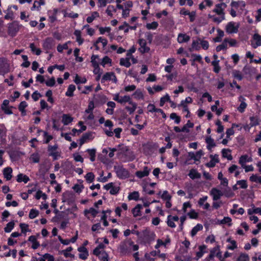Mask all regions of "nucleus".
Wrapping results in <instances>:
<instances>
[{"label": "nucleus", "instance_id": "1", "mask_svg": "<svg viewBox=\"0 0 261 261\" xmlns=\"http://www.w3.org/2000/svg\"><path fill=\"white\" fill-rule=\"evenodd\" d=\"M114 170L117 176L120 178H125L128 176V172L121 166H115Z\"/></svg>", "mask_w": 261, "mask_h": 261}, {"label": "nucleus", "instance_id": "2", "mask_svg": "<svg viewBox=\"0 0 261 261\" xmlns=\"http://www.w3.org/2000/svg\"><path fill=\"white\" fill-rule=\"evenodd\" d=\"M19 30V26L18 23L14 21L8 24V34L11 36H14Z\"/></svg>", "mask_w": 261, "mask_h": 261}, {"label": "nucleus", "instance_id": "3", "mask_svg": "<svg viewBox=\"0 0 261 261\" xmlns=\"http://www.w3.org/2000/svg\"><path fill=\"white\" fill-rule=\"evenodd\" d=\"M226 7L227 5L224 3L217 4L213 10V12L219 16H225L224 9Z\"/></svg>", "mask_w": 261, "mask_h": 261}, {"label": "nucleus", "instance_id": "4", "mask_svg": "<svg viewBox=\"0 0 261 261\" xmlns=\"http://www.w3.org/2000/svg\"><path fill=\"white\" fill-rule=\"evenodd\" d=\"M9 64L5 58H0V74L8 72L9 71Z\"/></svg>", "mask_w": 261, "mask_h": 261}, {"label": "nucleus", "instance_id": "5", "mask_svg": "<svg viewBox=\"0 0 261 261\" xmlns=\"http://www.w3.org/2000/svg\"><path fill=\"white\" fill-rule=\"evenodd\" d=\"M239 25H235L233 22H229L226 26V31L229 34L237 33L238 31Z\"/></svg>", "mask_w": 261, "mask_h": 261}, {"label": "nucleus", "instance_id": "6", "mask_svg": "<svg viewBox=\"0 0 261 261\" xmlns=\"http://www.w3.org/2000/svg\"><path fill=\"white\" fill-rule=\"evenodd\" d=\"M210 194L212 196L213 199L214 201L218 200L221 198V196H223V193H222V192L216 188L212 189L211 191H210Z\"/></svg>", "mask_w": 261, "mask_h": 261}, {"label": "nucleus", "instance_id": "7", "mask_svg": "<svg viewBox=\"0 0 261 261\" xmlns=\"http://www.w3.org/2000/svg\"><path fill=\"white\" fill-rule=\"evenodd\" d=\"M57 148V145H49L48 147V151L49 152V155L53 156L55 160H57L59 156L58 152L56 151Z\"/></svg>", "mask_w": 261, "mask_h": 261}, {"label": "nucleus", "instance_id": "8", "mask_svg": "<svg viewBox=\"0 0 261 261\" xmlns=\"http://www.w3.org/2000/svg\"><path fill=\"white\" fill-rule=\"evenodd\" d=\"M139 43L140 46L139 50L141 53H147L149 51V47L146 46V40L143 39L139 40Z\"/></svg>", "mask_w": 261, "mask_h": 261}, {"label": "nucleus", "instance_id": "9", "mask_svg": "<svg viewBox=\"0 0 261 261\" xmlns=\"http://www.w3.org/2000/svg\"><path fill=\"white\" fill-rule=\"evenodd\" d=\"M251 45L254 48L261 45V36L258 34H255L253 35Z\"/></svg>", "mask_w": 261, "mask_h": 261}, {"label": "nucleus", "instance_id": "10", "mask_svg": "<svg viewBox=\"0 0 261 261\" xmlns=\"http://www.w3.org/2000/svg\"><path fill=\"white\" fill-rule=\"evenodd\" d=\"M150 171V169L146 166L143 168V171H138L136 173V175L139 178H142L144 176H147Z\"/></svg>", "mask_w": 261, "mask_h": 261}, {"label": "nucleus", "instance_id": "11", "mask_svg": "<svg viewBox=\"0 0 261 261\" xmlns=\"http://www.w3.org/2000/svg\"><path fill=\"white\" fill-rule=\"evenodd\" d=\"M190 37L186 34H179L177 37V41L179 43L187 42L190 40Z\"/></svg>", "mask_w": 261, "mask_h": 261}, {"label": "nucleus", "instance_id": "12", "mask_svg": "<svg viewBox=\"0 0 261 261\" xmlns=\"http://www.w3.org/2000/svg\"><path fill=\"white\" fill-rule=\"evenodd\" d=\"M12 169L11 167L5 168L3 170V174L7 180H10L12 178Z\"/></svg>", "mask_w": 261, "mask_h": 261}, {"label": "nucleus", "instance_id": "13", "mask_svg": "<svg viewBox=\"0 0 261 261\" xmlns=\"http://www.w3.org/2000/svg\"><path fill=\"white\" fill-rule=\"evenodd\" d=\"M54 40L51 38H47L44 41L43 46L46 49H50L51 48L53 45Z\"/></svg>", "mask_w": 261, "mask_h": 261}, {"label": "nucleus", "instance_id": "14", "mask_svg": "<svg viewBox=\"0 0 261 261\" xmlns=\"http://www.w3.org/2000/svg\"><path fill=\"white\" fill-rule=\"evenodd\" d=\"M188 175L192 179H199L201 177V174L194 169H192L190 171Z\"/></svg>", "mask_w": 261, "mask_h": 261}, {"label": "nucleus", "instance_id": "15", "mask_svg": "<svg viewBox=\"0 0 261 261\" xmlns=\"http://www.w3.org/2000/svg\"><path fill=\"white\" fill-rule=\"evenodd\" d=\"M188 155L189 157L191 159H193L195 161H198L202 155V150H199L196 154L193 152H189Z\"/></svg>", "mask_w": 261, "mask_h": 261}, {"label": "nucleus", "instance_id": "16", "mask_svg": "<svg viewBox=\"0 0 261 261\" xmlns=\"http://www.w3.org/2000/svg\"><path fill=\"white\" fill-rule=\"evenodd\" d=\"M16 180L18 182L23 181L24 183H27L30 180V178L28 176L20 173L17 175Z\"/></svg>", "mask_w": 261, "mask_h": 261}, {"label": "nucleus", "instance_id": "17", "mask_svg": "<svg viewBox=\"0 0 261 261\" xmlns=\"http://www.w3.org/2000/svg\"><path fill=\"white\" fill-rule=\"evenodd\" d=\"M251 161L250 158H248L247 155H242L239 159V163L242 166L245 165L246 162H249Z\"/></svg>", "mask_w": 261, "mask_h": 261}, {"label": "nucleus", "instance_id": "18", "mask_svg": "<svg viewBox=\"0 0 261 261\" xmlns=\"http://www.w3.org/2000/svg\"><path fill=\"white\" fill-rule=\"evenodd\" d=\"M205 141L207 144V148L208 150H211L212 147L216 146L214 140L211 137H207Z\"/></svg>", "mask_w": 261, "mask_h": 261}, {"label": "nucleus", "instance_id": "19", "mask_svg": "<svg viewBox=\"0 0 261 261\" xmlns=\"http://www.w3.org/2000/svg\"><path fill=\"white\" fill-rule=\"evenodd\" d=\"M73 120V118L67 114H63L62 116V122L64 125H68L69 123L71 122Z\"/></svg>", "mask_w": 261, "mask_h": 261}, {"label": "nucleus", "instance_id": "20", "mask_svg": "<svg viewBox=\"0 0 261 261\" xmlns=\"http://www.w3.org/2000/svg\"><path fill=\"white\" fill-rule=\"evenodd\" d=\"M114 73L111 72H107L106 74L103 75L102 76L101 82L102 83H105L107 81H110L111 80L113 76H114Z\"/></svg>", "mask_w": 261, "mask_h": 261}, {"label": "nucleus", "instance_id": "21", "mask_svg": "<svg viewBox=\"0 0 261 261\" xmlns=\"http://www.w3.org/2000/svg\"><path fill=\"white\" fill-rule=\"evenodd\" d=\"M142 208V206L141 204H137L135 207H134L132 210V213L134 215V217H137L138 216H141L140 214V210Z\"/></svg>", "mask_w": 261, "mask_h": 261}, {"label": "nucleus", "instance_id": "22", "mask_svg": "<svg viewBox=\"0 0 261 261\" xmlns=\"http://www.w3.org/2000/svg\"><path fill=\"white\" fill-rule=\"evenodd\" d=\"M129 57H126L125 58H121L120 60V64L122 66H124L126 67H129L130 66V63L129 62Z\"/></svg>", "mask_w": 261, "mask_h": 261}, {"label": "nucleus", "instance_id": "23", "mask_svg": "<svg viewBox=\"0 0 261 261\" xmlns=\"http://www.w3.org/2000/svg\"><path fill=\"white\" fill-rule=\"evenodd\" d=\"M75 90V86L74 85H70L68 86L67 92L65 93V95L67 96L71 97L73 95V92Z\"/></svg>", "mask_w": 261, "mask_h": 261}, {"label": "nucleus", "instance_id": "24", "mask_svg": "<svg viewBox=\"0 0 261 261\" xmlns=\"http://www.w3.org/2000/svg\"><path fill=\"white\" fill-rule=\"evenodd\" d=\"M222 193H223V195L228 198L232 197L234 195V193L231 191L230 188L225 189L222 192Z\"/></svg>", "mask_w": 261, "mask_h": 261}, {"label": "nucleus", "instance_id": "25", "mask_svg": "<svg viewBox=\"0 0 261 261\" xmlns=\"http://www.w3.org/2000/svg\"><path fill=\"white\" fill-rule=\"evenodd\" d=\"M203 227L202 225L199 224L196 225L191 230V234L192 237H194L198 231L201 230Z\"/></svg>", "mask_w": 261, "mask_h": 261}, {"label": "nucleus", "instance_id": "26", "mask_svg": "<svg viewBox=\"0 0 261 261\" xmlns=\"http://www.w3.org/2000/svg\"><path fill=\"white\" fill-rule=\"evenodd\" d=\"M92 136V134L91 133H86L84 134L80 140V145L82 146L87 139H89Z\"/></svg>", "mask_w": 261, "mask_h": 261}, {"label": "nucleus", "instance_id": "27", "mask_svg": "<svg viewBox=\"0 0 261 261\" xmlns=\"http://www.w3.org/2000/svg\"><path fill=\"white\" fill-rule=\"evenodd\" d=\"M208 17L213 19V21L215 22H217V23H220L222 20L225 19V16H219V17H216L215 16H212L211 15H208Z\"/></svg>", "mask_w": 261, "mask_h": 261}, {"label": "nucleus", "instance_id": "28", "mask_svg": "<svg viewBox=\"0 0 261 261\" xmlns=\"http://www.w3.org/2000/svg\"><path fill=\"white\" fill-rule=\"evenodd\" d=\"M74 35L76 37V41L80 45H81L83 42V39L81 37V32L80 31L76 30L74 32Z\"/></svg>", "mask_w": 261, "mask_h": 261}, {"label": "nucleus", "instance_id": "29", "mask_svg": "<svg viewBox=\"0 0 261 261\" xmlns=\"http://www.w3.org/2000/svg\"><path fill=\"white\" fill-rule=\"evenodd\" d=\"M240 5L241 6V7L242 8H244L245 7V3L243 1H239V2L232 1L230 4V6L232 7H234L236 8H237Z\"/></svg>", "mask_w": 261, "mask_h": 261}, {"label": "nucleus", "instance_id": "30", "mask_svg": "<svg viewBox=\"0 0 261 261\" xmlns=\"http://www.w3.org/2000/svg\"><path fill=\"white\" fill-rule=\"evenodd\" d=\"M227 41H228V39L227 38H225L224 39L223 42L221 44L218 45L216 47L217 51H220L221 50L226 49L227 48Z\"/></svg>", "mask_w": 261, "mask_h": 261}, {"label": "nucleus", "instance_id": "31", "mask_svg": "<svg viewBox=\"0 0 261 261\" xmlns=\"http://www.w3.org/2000/svg\"><path fill=\"white\" fill-rule=\"evenodd\" d=\"M230 152L229 149H223L222 151V155L224 158H227L228 160H231L232 157L230 154H228Z\"/></svg>", "mask_w": 261, "mask_h": 261}, {"label": "nucleus", "instance_id": "32", "mask_svg": "<svg viewBox=\"0 0 261 261\" xmlns=\"http://www.w3.org/2000/svg\"><path fill=\"white\" fill-rule=\"evenodd\" d=\"M14 222L13 221H11L9 222L6 226L4 228V230L6 232H10L14 227Z\"/></svg>", "mask_w": 261, "mask_h": 261}, {"label": "nucleus", "instance_id": "33", "mask_svg": "<svg viewBox=\"0 0 261 261\" xmlns=\"http://www.w3.org/2000/svg\"><path fill=\"white\" fill-rule=\"evenodd\" d=\"M252 182H255L261 184V176H258L257 175L252 174L249 178Z\"/></svg>", "mask_w": 261, "mask_h": 261}, {"label": "nucleus", "instance_id": "34", "mask_svg": "<svg viewBox=\"0 0 261 261\" xmlns=\"http://www.w3.org/2000/svg\"><path fill=\"white\" fill-rule=\"evenodd\" d=\"M219 60H214L212 62V64L214 66V71L217 73L220 70V67L219 65Z\"/></svg>", "mask_w": 261, "mask_h": 261}, {"label": "nucleus", "instance_id": "35", "mask_svg": "<svg viewBox=\"0 0 261 261\" xmlns=\"http://www.w3.org/2000/svg\"><path fill=\"white\" fill-rule=\"evenodd\" d=\"M139 194L138 192L135 191L131 193L128 196L129 200H137L139 199Z\"/></svg>", "mask_w": 261, "mask_h": 261}, {"label": "nucleus", "instance_id": "36", "mask_svg": "<svg viewBox=\"0 0 261 261\" xmlns=\"http://www.w3.org/2000/svg\"><path fill=\"white\" fill-rule=\"evenodd\" d=\"M87 151L89 153L90 156V160L92 162L94 161L95 160L96 150L95 149H88L87 150Z\"/></svg>", "mask_w": 261, "mask_h": 261}, {"label": "nucleus", "instance_id": "37", "mask_svg": "<svg viewBox=\"0 0 261 261\" xmlns=\"http://www.w3.org/2000/svg\"><path fill=\"white\" fill-rule=\"evenodd\" d=\"M99 17V14L98 12H93L92 13V15L91 16H89L87 17V21L88 22V23H91L92 22L93 20L96 18V17Z\"/></svg>", "mask_w": 261, "mask_h": 261}, {"label": "nucleus", "instance_id": "38", "mask_svg": "<svg viewBox=\"0 0 261 261\" xmlns=\"http://www.w3.org/2000/svg\"><path fill=\"white\" fill-rule=\"evenodd\" d=\"M126 102H129V103H132V101L129 96L125 95L123 97H121L120 99V100H119V102L120 103Z\"/></svg>", "mask_w": 261, "mask_h": 261}, {"label": "nucleus", "instance_id": "39", "mask_svg": "<svg viewBox=\"0 0 261 261\" xmlns=\"http://www.w3.org/2000/svg\"><path fill=\"white\" fill-rule=\"evenodd\" d=\"M232 74L234 78H236L240 81L242 80L243 79V76H242L241 72L239 70H233L232 71Z\"/></svg>", "mask_w": 261, "mask_h": 261}, {"label": "nucleus", "instance_id": "40", "mask_svg": "<svg viewBox=\"0 0 261 261\" xmlns=\"http://www.w3.org/2000/svg\"><path fill=\"white\" fill-rule=\"evenodd\" d=\"M94 177V175L92 172H89L86 175L85 178L87 182L91 183L93 181Z\"/></svg>", "mask_w": 261, "mask_h": 261}, {"label": "nucleus", "instance_id": "41", "mask_svg": "<svg viewBox=\"0 0 261 261\" xmlns=\"http://www.w3.org/2000/svg\"><path fill=\"white\" fill-rule=\"evenodd\" d=\"M170 100V96H169L168 94H167L165 96H164L161 98L160 102V106L161 107L163 106L166 101L169 102Z\"/></svg>", "mask_w": 261, "mask_h": 261}, {"label": "nucleus", "instance_id": "42", "mask_svg": "<svg viewBox=\"0 0 261 261\" xmlns=\"http://www.w3.org/2000/svg\"><path fill=\"white\" fill-rule=\"evenodd\" d=\"M158 27V23L156 21H153L150 23H147L146 24V28L148 30H154Z\"/></svg>", "mask_w": 261, "mask_h": 261}, {"label": "nucleus", "instance_id": "43", "mask_svg": "<svg viewBox=\"0 0 261 261\" xmlns=\"http://www.w3.org/2000/svg\"><path fill=\"white\" fill-rule=\"evenodd\" d=\"M238 261H249V257L247 254L241 253L238 258Z\"/></svg>", "mask_w": 261, "mask_h": 261}, {"label": "nucleus", "instance_id": "44", "mask_svg": "<svg viewBox=\"0 0 261 261\" xmlns=\"http://www.w3.org/2000/svg\"><path fill=\"white\" fill-rule=\"evenodd\" d=\"M22 58L24 62L21 64V66L24 67H28L30 65V62L28 61V58L26 55H22Z\"/></svg>", "mask_w": 261, "mask_h": 261}, {"label": "nucleus", "instance_id": "45", "mask_svg": "<svg viewBox=\"0 0 261 261\" xmlns=\"http://www.w3.org/2000/svg\"><path fill=\"white\" fill-rule=\"evenodd\" d=\"M39 215V212L37 210L32 209L31 210L29 214V218L30 219H34Z\"/></svg>", "mask_w": 261, "mask_h": 261}, {"label": "nucleus", "instance_id": "46", "mask_svg": "<svg viewBox=\"0 0 261 261\" xmlns=\"http://www.w3.org/2000/svg\"><path fill=\"white\" fill-rule=\"evenodd\" d=\"M170 117L171 119L174 120L176 124H178L180 121V118L176 113H172L170 114Z\"/></svg>", "mask_w": 261, "mask_h": 261}, {"label": "nucleus", "instance_id": "47", "mask_svg": "<svg viewBox=\"0 0 261 261\" xmlns=\"http://www.w3.org/2000/svg\"><path fill=\"white\" fill-rule=\"evenodd\" d=\"M237 185H239L240 187L243 189H246L248 187V185L247 184L246 180H245L237 181Z\"/></svg>", "mask_w": 261, "mask_h": 261}, {"label": "nucleus", "instance_id": "48", "mask_svg": "<svg viewBox=\"0 0 261 261\" xmlns=\"http://www.w3.org/2000/svg\"><path fill=\"white\" fill-rule=\"evenodd\" d=\"M27 104L25 101H22L19 105L18 109L22 113L25 114V108L27 107Z\"/></svg>", "mask_w": 261, "mask_h": 261}, {"label": "nucleus", "instance_id": "49", "mask_svg": "<svg viewBox=\"0 0 261 261\" xmlns=\"http://www.w3.org/2000/svg\"><path fill=\"white\" fill-rule=\"evenodd\" d=\"M30 159L34 163H38L40 161V156L38 153H33Z\"/></svg>", "mask_w": 261, "mask_h": 261}, {"label": "nucleus", "instance_id": "50", "mask_svg": "<svg viewBox=\"0 0 261 261\" xmlns=\"http://www.w3.org/2000/svg\"><path fill=\"white\" fill-rule=\"evenodd\" d=\"M167 223L168 226L170 227L174 228L176 226V225L175 224L174 221L171 219V215H169L168 216Z\"/></svg>", "mask_w": 261, "mask_h": 261}, {"label": "nucleus", "instance_id": "51", "mask_svg": "<svg viewBox=\"0 0 261 261\" xmlns=\"http://www.w3.org/2000/svg\"><path fill=\"white\" fill-rule=\"evenodd\" d=\"M161 198L166 200H170L171 196L168 194L167 191H164L161 195Z\"/></svg>", "mask_w": 261, "mask_h": 261}, {"label": "nucleus", "instance_id": "52", "mask_svg": "<svg viewBox=\"0 0 261 261\" xmlns=\"http://www.w3.org/2000/svg\"><path fill=\"white\" fill-rule=\"evenodd\" d=\"M94 108V104L93 101H91L89 102L88 105V109L85 110V112L87 113H92V110Z\"/></svg>", "mask_w": 261, "mask_h": 261}, {"label": "nucleus", "instance_id": "53", "mask_svg": "<svg viewBox=\"0 0 261 261\" xmlns=\"http://www.w3.org/2000/svg\"><path fill=\"white\" fill-rule=\"evenodd\" d=\"M86 78H83L81 80L80 77L78 76L77 74L76 75L75 79L74 80V82L76 84H79L80 83H85L86 82Z\"/></svg>", "mask_w": 261, "mask_h": 261}, {"label": "nucleus", "instance_id": "54", "mask_svg": "<svg viewBox=\"0 0 261 261\" xmlns=\"http://www.w3.org/2000/svg\"><path fill=\"white\" fill-rule=\"evenodd\" d=\"M118 147L119 148V150L120 151V153L126 154V152L128 151V148L126 146L120 145L118 146Z\"/></svg>", "mask_w": 261, "mask_h": 261}, {"label": "nucleus", "instance_id": "55", "mask_svg": "<svg viewBox=\"0 0 261 261\" xmlns=\"http://www.w3.org/2000/svg\"><path fill=\"white\" fill-rule=\"evenodd\" d=\"M198 40L200 42V44L201 45L202 48L204 49H207L208 48L209 44L208 42L206 40H201L200 39H198Z\"/></svg>", "mask_w": 261, "mask_h": 261}, {"label": "nucleus", "instance_id": "56", "mask_svg": "<svg viewBox=\"0 0 261 261\" xmlns=\"http://www.w3.org/2000/svg\"><path fill=\"white\" fill-rule=\"evenodd\" d=\"M130 105H132V107H126L125 108V109L129 112V113L130 114H132L135 111V110L137 108V105L135 103H134L132 102V103H130Z\"/></svg>", "mask_w": 261, "mask_h": 261}, {"label": "nucleus", "instance_id": "57", "mask_svg": "<svg viewBox=\"0 0 261 261\" xmlns=\"http://www.w3.org/2000/svg\"><path fill=\"white\" fill-rule=\"evenodd\" d=\"M112 11L116 12V9L114 8V7L113 6H111V5L109 6L106 10V13L108 14V15L112 16Z\"/></svg>", "mask_w": 261, "mask_h": 261}, {"label": "nucleus", "instance_id": "58", "mask_svg": "<svg viewBox=\"0 0 261 261\" xmlns=\"http://www.w3.org/2000/svg\"><path fill=\"white\" fill-rule=\"evenodd\" d=\"M67 43L64 44L63 45L59 44L57 46V50L59 52L61 53L64 49H68Z\"/></svg>", "mask_w": 261, "mask_h": 261}, {"label": "nucleus", "instance_id": "59", "mask_svg": "<svg viewBox=\"0 0 261 261\" xmlns=\"http://www.w3.org/2000/svg\"><path fill=\"white\" fill-rule=\"evenodd\" d=\"M120 189L119 187L114 186V185L112 186L110 191V193L112 195H115L119 192Z\"/></svg>", "mask_w": 261, "mask_h": 261}, {"label": "nucleus", "instance_id": "60", "mask_svg": "<svg viewBox=\"0 0 261 261\" xmlns=\"http://www.w3.org/2000/svg\"><path fill=\"white\" fill-rule=\"evenodd\" d=\"M231 219L230 218H229L228 217H224L223 218V219H222L220 223L223 224L227 223L229 226H230L231 225Z\"/></svg>", "mask_w": 261, "mask_h": 261}, {"label": "nucleus", "instance_id": "61", "mask_svg": "<svg viewBox=\"0 0 261 261\" xmlns=\"http://www.w3.org/2000/svg\"><path fill=\"white\" fill-rule=\"evenodd\" d=\"M111 62V59H110L108 56H105L102 60L101 62V65L105 67L106 64L110 63Z\"/></svg>", "mask_w": 261, "mask_h": 261}, {"label": "nucleus", "instance_id": "62", "mask_svg": "<svg viewBox=\"0 0 261 261\" xmlns=\"http://www.w3.org/2000/svg\"><path fill=\"white\" fill-rule=\"evenodd\" d=\"M219 247L217 246L213 248V249L211 251V253L209 255L210 258H214V256H216V253L219 251Z\"/></svg>", "mask_w": 261, "mask_h": 261}, {"label": "nucleus", "instance_id": "63", "mask_svg": "<svg viewBox=\"0 0 261 261\" xmlns=\"http://www.w3.org/2000/svg\"><path fill=\"white\" fill-rule=\"evenodd\" d=\"M133 95H134L135 97L138 99L143 98V93L140 90H137Z\"/></svg>", "mask_w": 261, "mask_h": 261}, {"label": "nucleus", "instance_id": "64", "mask_svg": "<svg viewBox=\"0 0 261 261\" xmlns=\"http://www.w3.org/2000/svg\"><path fill=\"white\" fill-rule=\"evenodd\" d=\"M250 120L251 121L250 123L251 126H255L258 124V120L255 117H251L250 118Z\"/></svg>", "mask_w": 261, "mask_h": 261}]
</instances>
